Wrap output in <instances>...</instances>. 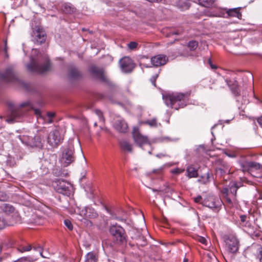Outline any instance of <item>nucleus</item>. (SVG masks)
Instances as JSON below:
<instances>
[{
    "label": "nucleus",
    "instance_id": "51",
    "mask_svg": "<svg viewBox=\"0 0 262 262\" xmlns=\"http://www.w3.org/2000/svg\"><path fill=\"white\" fill-rule=\"evenodd\" d=\"M257 122L260 126L262 127V116L258 118Z\"/></svg>",
    "mask_w": 262,
    "mask_h": 262
},
{
    "label": "nucleus",
    "instance_id": "25",
    "mask_svg": "<svg viewBox=\"0 0 262 262\" xmlns=\"http://www.w3.org/2000/svg\"><path fill=\"white\" fill-rule=\"evenodd\" d=\"M31 143H30V145L31 146L40 147L41 146V141L39 137L35 136Z\"/></svg>",
    "mask_w": 262,
    "mask_h": 262
},
{
    "label": "nucleus",
    "instance_id": "13",
    "mask_svg": "<svg viewBox=\"0 0 262 262\" xmlns=\"http://www.w3.org/2000/svg\"><path fill=\"white\" fill-rule=\"evenodd\" d=\"M168 57L163 54H159L151 58V64L154 67H160L165 65L168 61Z\"/></svg>",
    "mask_w": 262,
    "mask_h": 262
},
{
    "label": "nucleus",
    "instance_id": "11",
    "mask_svg": "<svg viewBox=\"0 0 262 262\" xmlns=\"http://www.w3.org/2000/svg\"><path fill=\"white\" fill-rule=\"evenodd\" d=\"M120 64L122 71L125 73L132 72L134 68V65L132 60L128 57L122 58L120 60Z\"/></svg>",
    "mask_w": 262,
    "mask_h": 262
},
{
    "label": "nucleus",
    "instance_id": "26",
    "mask_svg": "<svg viewBox=\"0 0 262 262\" xmlns=\"http://www.w3.org/2000/svg\"><path fill=\"white\" fill-rule=\"evenodd\" d=\"M249 171L252 169L258 170L261 168V165L257 162L249 161Z\"/></svg>",
    "mask_w": 262,
    "mask_h": 262
},
{
    "label": "nucleus",
    "instance_id": "40",
    "mask_svg": "<svg viewBox=\"0 0 262 262\" xmlns=\"http://www.w3.org/2000/svg\"><path fill=\"white\" fill-rule=\"evenodd\" d=\"M197 240L201 243H202L205 245H207V240L204 237L199 236L198 237Z\"/></svg>",
    "mask_w": 262,
    "mask_h": 262
},
{
    "label": "nucleus",
    "instance_id": "2",
    "mask_svg": "<svg viewBox=\"0 0 262 262\" xmlns=\"http://www.w3.org/2000/svg\"><path fill=\"white\" fill-rule=\"evenodd\" d=\"M190 93H175L163 96L165 104L175 110L185 107L188 101Z\"/></svg>",
    "mask_w": 262,
    "mask_h": 262
},
{
    "label": "nucleus",
    "instance_id": "20",
    "mask_svg": "<svg viewBox=\"0 0 262 262\" xmlns=\"http://www.w3.org/2000/svg\"><path fill=\"white\" fill-rule=\"evenodd\" d=\"M227 13L229 16L236 17L238 18H241L242 16L238 8L229 9L227 11Z\"/></svg>",
    "mask_w": 262,
    "mask_h": 262
},
{
    "label": "nucleus",
    "instance_id": "22",
    "mask_svg": "<svg viewBox=\"0 0 262 262\" xmlns=\"http://www.w3.org/2000/svg\"><path fill=\"white\" fill-rule=\"evenodd\" d=\"M69 75L72 79H76L80 77V74L79 71L75 68H71L70 69Z\"/></svg>",
    "mask_w": 262,
    "mask_h": 262
},
{
    "label": "nucleus",
    "instance_id": "50",
    "mask_svg": "<svg viewBox=\"0 0 262 262\" xmlns=\"http://www.w3.org/2000/svg\"><path fill=\"white\" fill-rule=\"evenodd\" d=\"M246 218H247V216L245 215H243L240 216L241 221L242 222H244L246 221Z\"/></svg>",
    "mask_w": 262,
    "mask_h": 262
},
{
    "label": "nucleus",
    "instance_id": "30",
    "mask_svg": "<svg viewBox=\"0 0 262 262\" xmlns=\"http://www.w3.org/2000/svg\"><path fill=\"white\" fill-rule=\"evenodd\" d=\"M89 207H85L84 208H82L79 211V215L83 217V218H89L88 216H87V214H88V210Z\"/></svg>",
    "mask_w": 262,
    "mask_h": 262
},
{
    "label": "nucleus",
    "instance_id": "57",
    "mask_svg": "<svg viewBox=\"0 0 262 262\" xmlns=\"http://www.w3.org/2000/svg\"><path fill=\"white\" fill-rule=\"evenodd\" d=\"M165 156H166L165 155H163L162 154H158L157 155V157H158V158H162V157H165Z\"/></svg>",
    "mask_w": 262,
    "mask_h": 262
},
{
    "label": "nucleus",
    "instance_id": "38",
    "mask_svg": "<svg viewBox=\"0 0 262 262\" xmlns=\"http://www.w3.org/2000/svg\"><path fill=\"white\" fill-rule=\"evenodd\" d=\"M257 257L259 258V260L262 261V247L261 246H258L257 248Z\"/></svg>",
    "mask_w": 262,
    "mask_h": 262
},
{
    "label": "nucleus",
    "instance_id": "15",
    "mask_svg": "<svg viewBox=\"0 0 262 262\" xmlns=\"http://www.w3.org/2000/svg\"><path fill=\"white\" fill-rule=\"evenodd\" d=\"M116 129L121 133H125L127 130V124L125 121L121 119H117L114 123Z\"/></svg>",
    "mask_w": 262,
    "mask_h": 262
},
{
    "label": "nucleus",
    "instance_id": "39",
    "mask_svg": "<svg viewBox=\"0 0 262 262\" xmlns=\"http://www.w3.org/2000/svg\"><path fill=\"white\" fill-rule=\"evenodd\" d=\"M4 43H5V47H4V48L3 49V51L4 52L5 56L6 57H8V56H9L8 54V47L7 46V40H5L4 41Z\"/></svg>",
    "mask_w": 262,
    "mask_h": 262
},
{
    "label": "nucleus",
    "instance_id": "23",
    "mask_svg": "<svg viewBox=\"0 0 262 262\" xmlns=\"http://www.w3.org/2000/svg\"><path fill=\"white\" fill-rule=\"evenodd\" d=\"M241 168L243 172H249V161L246 160L239 161Z\"/></svg>",
    "mask_w": 262,
    "mask_h": 262
},
{
    "label": "nucleus",
    "instance_id": "62",
    "mask_svg": "<svg viewBox=\"0 0 262 262\" xmlns=\"http://www.w3.org/2000/svg\"><path fill=\"white\" fill-rule=\"evenodd\" d=\"M226 82H227L228 85L230 86V85L229 83L228 82V81L226 80Z\"/></svg>",
    "mask_w": 262,
    "mask_h": 262
},
{
    "label": "nucleus",
    "instance_id": "7",
    "mask_svg": "<svg viewBox=\"0 0 262 262\" xmlns=\"http://www.w3.org/2000/svg\"><path fill=\"white\" fill-rule=\"evenodd\" d=\"M0 79L6 82L20 83L16 73L11 66L7 67L5 72L0 74Z\"/></svg>",
    "mask_w": 262,
    "mask_h": 262
},
{
    "label": "nucleus",
    "instance_id": "5",
    "mask_svg": "<svg viewBox=\"0 0 262 262\" xmlns=\"http://www.w3.org/2000/svg\"><path fill=\"white\" fill-rule=\"evenodd\" d=\"M53 185L57 192L63 195L69 196L73 192L72 184L64 180H56Z\"/></svg>",
    "mask_w": 262,
    "mask_h": 262
},
{
    "label": "nucleus",
    "instance_id": "45",
    "mask_svg": "<svg viewBox=\"0 0 262 262\" xmlns=\"http://www.w3.org/2000/svg\"><path fill=\"white\" fill-rule=\"evenodd\" d=\"M6 224V221L4 219L0 218V229L4 228Z\"/></svg>",
    "mask_w": 262,
    "mask_h": 262
},
{
    "label": "nucleus",
    "instance_id": "21",
    "mask_svg": "<svg viewBox=\"0 0 262 262\" xmlns=\"http://www.w3.org/2000/svg\"><path fill=\"white\" fill-rule=\"evenodd\" d=\"M98 260V255L94 252H89L86 255L85 262H96Z\"/></svg>",
    "mask_w": 262,
    "mask_h": 262
},
{
    "label": "nucleus",
    "instance_id": "27",
    "mask_svg": "<svg viewBox=\"0 0 262 262\" xmlns=\"http://www.w3.org/2000/svg\"><path fill=\"white\" fill-rule=\"evenodd\" d=\"M88 211V214H87V216H88L89 218H95L97 216V213L93 208L89 207Z\"/></svg>",
    "mask_w": 262,
    "mask_h": 262
},
{
    "label": "nucleus",
    "instance_id": "59",
    "mask_svg": "<svg viewBox=\"0 0 262 262\" xmlns=\"http://www.w3.org/2000/svg\"><path fill=\"white\" fill-rule=\"evenodd\" d=\"M208 63L209 64V65L210 66L211 64H212L211 61V59H209L208 60Z\"/></svg>",
    "mask_w": 262,
    "mask_h": 262
},
{
    "label": "nucleus",
    "instance_id": "28",
    "mask_svg": "<svg viewBox=\"0 0 262 262\" xmlns=\"http://www.w3.org/2000/svg\"><path fill=\"white\" fill-rule=\"evenodd\" d=\"M198 46V43L197 41L194 40L190 41L188 43V47L190 50H195Z\"/></svg>",
    "mask_w": 262,
    "mask_h": 262
},
{
    "label": "nucleus",
    "instance_id": "29",
    "mask_svg": "<svg viewBox=\"0 0 262 262\" xmlns=\"http://www.w3.org/2000/svg\"><path fill=\"white\" fill-rule=\"evenodd\" d=\"M145 123L148 124L150 127H156L158 126V123L156 119L148 120L145 122Z\"/></svg>",
    "mask_w": 262,
    "mask_h": 262
},
{
    "label": "nucleus",
    "instance_id": "36",
    "mask_svg": "<svg viewBox=\"0 0 262 262\" xmlns=\"http://www.w3.org/2000/svg\"><path fill=\"white\" fill-rule=\"evenodd\" d=\"M32 248L34 250L38 251L40 256L43 257H45V256L42 255V249L41 246L39 245H35Z\"/></svg>",
    "mask_w": 262,
    "mask_h": 262
},
{
    "label": "nucleus",
    "instance_id": "60",
    "mask_svg": "<svg viewBox=\"0 0 262 262\" xmlns=\"http://www.w3.org/2000/svg\"><path fill=\"white\" fill-rule=\"evenodd\" d=\"M208 63L209 64V65L210 66L211 64H212L211 61V59H209L208 60Z\"/></svg>",
    "mask_w": 262,
    "mask_h": 262
},
{
    "label": "nucleus",
    "instance_id": "19",
    "mask_svg": "<svg viewBox=\"0 0 262 262\" xmlns=\"http://www.w3.org/2000/svg\"><path fill=\"white\" fill-rule=\"evenodd\" d=\"M121 149L124 151L131 152L133 151L132 144L126 140H122L120 142Z\"/></svg>",
    "mask_w": 262,
    "mask_h": 262
},
{
    "label": "nucleus",
    "instance_id": "14",
    "mask_svg": "<svg viewBox=\"0 0 262 262\" xmlns=\"http://www.w3.org/2000/svg\"><path fill=\"white\" fill-rule=\"evenodd\" d=\"M226 243L229 252L235 253L238 250V241L236 238L234 237L228 238L227 239Z\"/></svg>",
    "mask_w": 262,
    "mask_h": 262
},
{
    "label": "nucleus",
    "instance_id": "18",
    "mask_svg": "<svg viewBox=\"0 0 262 262\" xmlns=\"http://www.w3.org/2000/svg\"><path fill=\"white\" fill-rule=\"evenodd\" d=\"M186 176L189 178L198 177V170L193 166L189 165L186 168Z\"/></svg>",
    "mask_w": 262,
    "mask_h": 262
},
{
    "label": "nucleus",
    "instance_id": "52",
    "mask_svg": "<svg viewBox=\"0 0 262 262\" xmlns=\"http://www.w3.org/2000/svg\"><path fill=\"white\" fill-rule=\"evenodd\" d=\"M174 34H178V33L176 31H171L168 33V34L167 35V36H169L171 35H174Z\"/></svg>",
    "mask_w": 262,
    "mask_h": 262
},
{
    "label": "nucleus",
    "instance_id": "4",
    "mask_svg": "<svg viewBox=\"0 0 262 262\" xmlns=\"http://www.w3.org/2000/svg\"><path fill=\"white\" fill-rule=\"evenodd\" d=\"M109 231L113 236L114 243L120 245L126 242V235L124 229L120 226L115 224L110 226Z\"/></svg>",
    "mask_w": 262,
    "mask_h": 262
},
{
    "label": "nucleus",
    "instance_id": "32",
    "mask_svg": "<svg viewBox=\"0 0 262 262\" xmlns=\"http://www.w3.org/2000/svg\"><path fill=\"white\" fill-rule=\"evenodd\" d=\"M238 188V187L236 186V184H233L230 186V191L233 195L236 196Z\"/></svg>",
    "mask_w": 262,
    "mask_h": 262
},
{
    "label": "nucleus",
    "instance_id": "58",
    "mask_svg": "<svg viewBox=\"0 0 262 262\" xmlns=\"http://www.w3.org/2000/svg\"><path fill=\"white\" fill-rule=\"evenodd\" d=\"M33 54H37L38 53V51L37 49H33L32 50Z\"/></svg>",
    "mask_w": 262,
    "mask_h": 262
},
{
    "label": "nucleus",
    "instance_id": "35",
    "mask_svg": "<svg viewBox=\"0 0 262 262\" xmlns=\"http://www.w3.org/2000/svg\"><path fill=\"white\" fill-rule=\"evenodd\" d=\"M64 224L69 230L71 231L73 230V225H72L71 222L70 220H65L64 221Z\"/></svg>",
    "mask_w": 262,
    "mask_h": 262
},
{
    "label": "nucleus",
    "instance_id": "47",
    "mask_svg": "<svg viewBox=\"0 0 262 262\" xmlns=\"http://www.w3.org/2000/svg\"><path fill=\"white\" fill-rule=\"evenodd\" d=\"M236 86H237L236 84H234L232 88H231V89L232 90L234 94L236 95H238L239 93L238 92V90L236 88Z\"/></svg>",
    "mask_w": 262,
    "mask_h": 262
},
{
    "label": "nucleus",
    "instance_id": "17",
    "mask_svg": "<svg viewBox=\"0 0 262 262\" xmlns=\"http://www.w3.org/2000/svg\"><path fill=\"white\" fill-rule=\"evenodd\" d=\"M176 6L182 11L187 10L190 7L189 0H178Z\"/></svg>",
    "mask_w": 262,
    "mask_h": 262
},
{
    "label": "nucleus",
    "instance_id": "53",
    "mask_svg": "<svg viewBox=\"0 0 262 262\" xmlns=\"http://www.w3.org/2000/svg\"><path fill=\"white\" fill-rule=\"evenodd\" d=\"M162 171V168L157 169H154L153 170L154 173H160Z\"/></svg>",
    "mask_w": 262,
    "mask_h": 262
},
{
    "label": "nucleus",
    "instance_id": "31",
    "mask_svg": "<svg viewBox=\"0 0 262 262\" xmlns=\"http://www.w3.org/2000/svg\"><path fill=\"white\" fill-rule=\"evenodd\" d=\"M32 247L31 245L23 246L19 248V250L21 252L29 251L32 249Z\"/></svg>",
    "mask_w": 262,
    "mask_h": 262
},
{
    "label": "nucleus",
    "instance_id": "33",
    "mask_svg": "<svg viewBox=\"0 0 262 262\" xmlns=\"http://www.w3.org/2000/svg\"><path fill=\"white\" fill-rule=\"evenodd\" d=\"M95 113L97 115L99 121L103 123L104 122V119L103 116L102 112L99 110H96L95 111Z\"/></svg>",
    "mask_w": 262,
    "mask_h": 262
},
{
    "label": "nucleus",
    "instance_id": "9",
    "mask_svg": "<svg viewBox=\"0 0 262 262\" xmlns=\"http://www.w3.org/2000/svg\"><path fill=\"white\" fill-rule=\"evenodd\" d=\"M133 137L134 142L140 147L144 145H150L147 137L142 135L137 128H134L133 130Z\"/></svg>",
    "mask_w": 262,
    "mask_h": 262
},
{
    "label": "nucleus",
    "instance_id": "8",
    "mask_svg": "<svg viewBox=\"0 0 262 262\" xmlns=\"http://www.w3.org/2000/svg\"><path fill=\"white\" fill-rule=\"evenodd\" d=\"M63 139L61 132L58 129H55L50 133L48 137V142L52 146L56 147L61 142Z\"/></svg>",
    "mask_w": 262,
    "mask_h": 262
},
{
    "label": "nucleus",
    "instance_id": "41",
    "mask_svg": "<svg viewBox=\"0 0 262 262\" xmlns=\"http://www.w3.org/2000/svg\"><path fill=\"white\" fill-rule=\"evenodd\" d=\"M184 171V169L176 168L171 171V172L174 174H179L182 173Z\"/></svg>",
    "mask_w": 262,
    "mask_h": 262
},
{
    "label": "nucleus",
    "instance_id": "10",
    "mask_svg": "<svg viewBox=\"0 0 262 262\" xmlns=\"http://www.w3.org/2000/svg\"><path fill=\"white\" fill-rule=\"evenodd\" d=\"M202 204L210 208L217 209L221 205V202L218 198L209 195L203 200Z\"/></svg>",
    "mask_w": 262,
    "mask_h": 262
},
{
    "label": "nucleus",
    "instance_id": "43",
    "mask_svg": "<svg viewBox=\"0 0 262 262\" xmlns=\"http://www.w3.org/2000/svg\"><path fill=\"white\" fill-rule=\"evenodd\" d=\"M7 195L2 192H0V201H6L7 200Z\"/></svg>",
    "mask_w": 262,
    "mask_h": 262
},
{
    "label": "nucleus",
    "instance_id": "12",
    "mask_svg": "<svg viewBox=\"0 0 262 262\" xmlns=\"http://www.w3.org/2000/svg\"><path fill=\"white\" fill-rule=\"evenodd\" d=\"M34 41L38 44H41L46 41V34L44 30L39 27H36L33 32Z\"/></svg>",
    "mask_w": 262,
    "mask_h": 262
},
{
    "label": "nucleus",
    "instance_id": "42",
    "mask_svg": "<svg viewBox=\"0 0 262 262\" xmlns=\"http://www.w3.org/2000/svg\"><path fill=\"white\" fill-rule=\"evenodd\" d=\"M74 8H73L71 6H65V11L68 13H72L74 11Z\"/></svg>",
    "mask_w": 262,
    "mask_h": 262
},
{
    "label": "nucleus",
    "instance_id": "37",
    "mask_svg": "<svg viewBox=\"0 0 262 262\" xmlns=\"http://www.w3.org/2000/svg\"><path fill=\"white\" fill-rule=\"evenodd\" d=\"M138 43L135 41H131L128 45L127 46L130 50H135L137 49Z\"/></svg>",
    "mask_w": 262,
    "mask_h": 262
},
{
    "label": "nucleus",
    "instance_id": "49",
    "mask_svg": "<svg viewBox=\"0 0 262 262\" xmlns=\"http://www.w3.org/2000/svg\"><path fill=\"white\" fill-rule=\"evenodd\" d=\"M14 215H15V216H16V219H15V222H19V220H20V217H19V215L18 214L17 212H15L14 213Z\"/></svg>",
    "mask_w": 262,
    "mask_h": 262
},
{
    "label": "nucleus",
    "instance_id": "56",
    "mask_svg": "<svg viewBox=\"0 0 262 262\" xmlns=\"http://www.w3.org/2000/svg\"><path fill=\"white\" fill-rule=\"evenodd\" d=\"M210 66L212 69L214 70V69H217V67L215 65H214L213 64H211Z\"/></svg>",
    "mask_w": 262,
    "mask_h": 262
},
{
    "label": "nucleus",
    "instance_id": "1",
    "mask_svg": "<svg viewBox=\"0 0 262 262\" xmlns=\"http://www.w3.org/2000/svg\"><path fill=\"white\" fill-rule=\"evenodd\" d=\"M33 110L34 114L36 115L37 119H42L45 123H51L53 122V119L55 117V113L53 112H48L47 114L42 116L41 115L39 109L34 108L32 105L29 102L22 103L18 109H13L11 111L10 116L6 119L8 123H12L15 121L17 118L23 115V112L24 111H29Z\"/></svg>",
    "mask_w": 262,
    "mask_h": 262
},
{
    "label": "nucleus",
    "instance_id": "61",
    "mask_svg": "<svg viewBox=\"0 0 262 262\" xmlns=\"http://www.w3.org/2000/svg\"><path fill=\"white\" fill-rule=\"evenodd\" d=\"M227 201H228V202L229 203H231V200L230 199H228V198L227 199Z\"/></svg>",
    "mask_w": 262,
    "mask_h": 262
},
{
    "label": "nucleus",
    "instance_id": "46",
    "mask_svg": "<svg viewBox=\"0 0 262 262\" xmlns=\"http://www.w3.org/2000/svg\"><path fill=\"white\" fill-rule=\"evenodd\" d=\"M194 201L195 203H200L202 204L203 200L202 197L201 195H199L194 199Z\"/></svg>",
    "mask_w": 262,
    "mask_h": 262
},
{
    "label": "nucleus",
    "instance_id": "24",
    "mask_svg": "<svg viewBox=\"0 0 262 262\" xmlns=\"http://www.w3.org/2000/svg\"><path fill=\"white\" fill-rule=\"evenodd\" d=\"M199 4L205 7H210L213 6L214 0H199Z\"/></svg>",
    "mask_w": 262,
    "mask_h": 262
},
{
    "label": "nucleus",
    "instance_id": "54",
    "mask_svg": "<svg viewBox=\"0 0 262 262\" xmlns=\"http://www.w3.org/2000/svg\"><path fill=\"white\" fill-rule=\"evenodd\" d=\"M226 155L231 158H234L236 157L234 154H228L226 153Z\"/></svg>",
    "mask_w": 262,
    "mask_h": 262
},
{
    "label": "nucleus",
    "instance_id": "48",
    "mask_svg": "<svg viewBox=\"0 0 262 262\" xmlns=\"http://www.w3.org/2000/svg\"><path fill=\"white\" fill-rule=\"evenodd\" d=\"M158 77V74H156L155 75H154L151 78V82L152 83V84L155 85H156V80L157 79V78Z\"/></svg>",
    "mask_w": 262,
    "mask_h": 262
},
{
    "label": "nucleus",
    "instance_id": "16",
    "mask_svg": "<svg viewBox=\"0 0 262 262\" xmlns=\"http://www.w3.org/2000/svg\"><path fill=\"white\" fill-rule=\"evenodd\" d=\"M90 72L96 77L103 79L104 77L103 71L102 69L96 66H92L90 68Z\"/></svg>",
    "mask_w": 262,
    "mask_h": 262
},
{
    "label": "nucleus",
    "instance_id": "6",
    "mask_svg": "<svg viewBox=\"0 0 262 262\" xmlns=\"http://www.w3.org/2000/svg\"><path fill=\"white\" fill-rule=\"evenodd\" d=\"M75 159L74 148L73 145H69L63 149L60 161L64 167H67L73 163Z\"/></svg>",
    "mask_w": 262,
    "mask_h": 262
},
{
    "label": "nucleus",
    "instance_id": "63",
    "mask_svg": "<svg viewBox=\"0 0 262 262\" xmlns=\"http://www.w3.org/2000/svg\"><path fill=\"white\" fill-rule=\"evenodd\" d=\"M94 126H97V123H96V122H95V123H94Z\"/></svg>",
    "mask_w": 262,
    "mask_h": 262
},
{
    "label": "nucleus",
    "instance_id": "64",
    "mask_svg": "<svg viewBox=\"0 0 262 262\" xmlns=\"http://www.w3.org/2000/svg\"><path fill=\"white\" fill-rule=\"evenodd\" d=\"M184 262H187V259H184Z\"/></svg>",
    "mask_w": 262,
    "mask_h": 262
},
{
    "label": "nucleus",
    "instance_id": "34",
    "mask_svg": "<svg viewBox=\"0 0 262 262\" xmlns=\"http://www.w3.org/2000/svg\"><path fill=\"white\" fill-rule=\"evenodd\" d=\"M81 221L83 223L84 225L86 227H91L92 226V223L91 221L89 220L88 218L84 217L81 220Z\"/></svg>",
    "mask_w": 262,
    "mask_h": 262
},
{
    "label": "nucleus",
    "instance_id": "55",
    "mask_svg": "<svg viewBox=\"0 0 262 262\" xmlns=\"http://www.w3.org/2000/svg\"><path fill=\"white\" fill-rule=\"evenodd\" d=\"M24 260L28 261V262H31L33 261L34 260L32 259H31L30 257H25L24 258Z\"/></svg>",
    "mask_w": 262,
    "mask_h": 262
},
{
    "label": "nucleus",
    "instance_id": "3",
    "mask_svg": "<svg viewBox=\"0 0 262 262\" xmlns=\"http://www.w3.org/2000/svg\"><path fill=\"white\" fill-rule=\"evenodd\" d=\"M27 69L31 72L43 73L49 70L50 61L46 56H40L37 58L31 57L30 63L27 65Z\"/></svg>",
    "mask_w": 262,
    "mask_h": 262
},
{
    "label": "nucleus",
    "instance_id": "44",
    "mask_svg": "<svg viewBox=\"0 0 262 262\" xmlns=\"http://www.w3.org/2000/svg\"><path fill=\"white\" fill-rule=\"evenodd\" d=\"M6 211H9L10 212H13L14 211V208L12 206L7 205L6 206Z\"/></svg>",
    "mask_w": 262,
    "mask_h": 262
}]
</instances>
